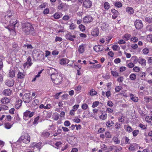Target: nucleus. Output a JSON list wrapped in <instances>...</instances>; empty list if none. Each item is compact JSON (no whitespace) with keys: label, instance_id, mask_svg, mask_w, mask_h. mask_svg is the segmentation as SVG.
Segmentation results:
<instances>
[{"label":"nucleus","instance_id":"20e7f679","mask_svg":"<svg viewBox=\"0 0 152 152\" xmlns=\"http://www.w3.org/2000/svg\"><path fill=\"white\" fill-rule=\"evenodd\" d=\"M34 115V113L33 112H30L28 110H27L25 112L23 113V119L26 120H28L27 118L28 117V118H31Z\"/></svg>","mask_w":152,"mask_h":152},{"label":"nucleus","instance_id":"49530a36","mask_svg":"<svg viewBox=\"0 0 152 152\" xmlns=\"http://www.w3.org/2000/svg\"><path fill=\"white\" fill-rule=\"evenodd\" d=\"M61 129H58L57 131V132L55 133L54 134L53 136L54 137L60 134L61 132Z\"/></svg>","mask_w":152,"mask_h":152},{"label":"nucleus","instance_id":"2f4dec72","mask_svg":"<svg viewBox=\"0 0 152 152\" xmlns=\"http://www.w3.org/2000/svg\"><path fill=\"white\" fill-rule=\"evenodd\" d=\"M18 103L16 104L15 106L17 108L18 107H20L22 105V101L20 99H18L17 101Z\"/></svg>","mask_w":152,"mask_h":152},{"label":"nucleus","instance_id":"423d86ee","mask_svg":"<svg viewBox=\"0 0 152 152\" xmlns=\"http://www.w3.org/2000/svg\"><path fill=\"white\" fill-rule=\"evenodd\" d=\"M134 25L137 29H140L142 28L143 24L141 20H137L134 22Z\"/></svg>","mask_w":152,"mask_h":152},{"label":"nucleus","instance_id":"3c124183","mask_svg":"<svg viewBox=\"0 0 152 152\" xmlns=\"http://www.w3.org/2000/svg\"><path fill=\"white\" fill-rule=\"evenodd\" d=\"M133 70L134 72H138L140 70V68L139 67L136 66L134 67L133 68Z\"/></svg>","mask_w":152,"mask_h":152},{"label":"nucleus","instance_id":"6e6d98bb","mask_svg":"<svg viewBox=\"0 0 152 152\" xmlns=\"http://www.w3.org/2000/svg\"><path fill=\"white\" fill-rule=\"evenodd\" d=\"M131 59L133 60V62L134 64L136 63L138 61V59H137L136 57H132Z\"/></svg>","mask_w":152,"mask_h":152},{"label":"nucleus","instance_id":"79ce46f5","mask_svg":"<svg viewBox=\"0 0 152 152\" xmlns=\"http://www.w3.org/2000/svg\"><path fill=\"white\" fill-rule=\"evenodd\" d=\"M81 107L84 110H86L88 108V107L87 104L84 103L82 105Z\"/></svg>","mask_w":152,"mask_h":152},{"label":"nucleus","instance_id":"ea45409f","mask_svg":"<svg viewBox=\"0 0 152 152\" xmlns=\"http://www.w3.org/2000/svg\"><path fill=\"white\" fill-rule=\"evenodd\" d=\"M123 139L125 140V144H129L130 143V140L127 137H125Z\"/></svg>","mask_w":152,"mask_h":152},{"label":"nucleus","instance_id":"9d476101","mask_svg":"<svg viewBox=\"0 0 152 152\" xmlns=\"http://www.w3.org/2000/svg\"><path fill=\"white\" fill-rule=\"evenodd\" d=\"M76 37L75 35H72L71 33L69 32L66 35V38L67 39H68L71 41H74V39Z\"/></svg>","mask_w":152,"mask_h":152},{"label":"nucleus","instance_id":"4d7b16f0","mask_svg":"<svg viewBox=\"0 0 152 152\" xmlns=\"http://www.w3.org/2000/svg\"><path fill=\"white\" fill-rule=\"evenodd\" d=\"M107 105L108 106L111 107L113 106L114 104L111 101L109 100L107 102Z\"/></svg>","mask_w":152,"mask_h":152},{"label":"nucleus","instance_id":"680f3d73","mask_svg":"<svg viewBox=\"0 0 152 152\" xmlns=\"http://www.w3.org/2000/svg\"><path fill=\"white\" fill-rule=\"evenodd\" d=\"M79 104L75 105L73 106L72 107V110H74V111H75L77 110V109L79 107Z\"/></svg>","mask_w":152,"mask_h":152},{"label":"nucleus","instance_id":"de8ad7c7","mask_svg":"<svg viewBox=\"0 0 152 152\" xmlns=\"http://www.w3.org/2000/svg\"><path fill=\"white\" fill-rule=\"evenodd\" d=\"M101 66L100 64H98L96 65H94L91 66V67L94 68H100Z\"/></svg>","mask_w":152,"mask_h":152},{"label":"nucleus","instance_id":"9b49d317","mask_svg":"<svg viewBox=\"0 0 152 152\" xmlns=\"http://www.w3.org/2000/svg\"><path fill=\"white\" fill-rule=\"evenodd\" d=\"M104 47L103 46L96 45L94 47V50L96 52L101 51L103 50Z\"/></svg>","mask_w":152,"mask_h":152},{"label":"nucleus","instance_id":"0eeeda50","mask_svg":"<svg viewBox=\"0 0 152 152\" xmlns=\"http://www.w3.org/2000/svg\"><path fill=\"white\" fill-rule=\"evenodd\" d=\"M92 5V2L90 0H85L83 2V6L86 9L90 8Z\"/></svg>","mask_w":152,"mask_h":152},{"label":"nucleus","instance_id":"052dcab7","mask_svg":"<svg viewBox=\"0 0 152 152\" xmlns=\"http://www.w3.org/2000/svg\"><path fill=\"white\" fill-rule=\"evenodd\" d=\"M139 131L137 130H134L133 131L132 133L133 134L134 136H136L137 134L139 133Z\"/></svg>","mask_w":152,"mask_h":152},{"label":"nucleus","instance_id":"8fccbe9b","mask_svg":"<svg viewBox=\"0 0 152 152\" xmlns=\"http://www.w3.org/2000/svg\"><path fill=\"white\" fill-rule=\"evenodd\" d=\"M64 7V4L61 2L59 3V5L58 6V8L59 10H61L63 9Z\"/></svg>","mask_w":152,"mask_h":152},{"label":"nucleus","instance_id":"1a4fd4ad","mask_svg":"<svg viewBox=\"0 0 152 152\" xmlns=\"http://www.w3.org/2000/svg\"><path fill=\"white\" fill-rule=\"evenodd\" d=\"M32 56L33 57H35L38 59L40 60L43 57L44 55L40 53L37 52L36 53L33 52L32 53Z\"/></svg>","mask_w":152,"mask_h":152},{"label":"nucleus","instance_id":"c756f323","mask_svg":"<svg viewBox=\"0 0 152 152\" xmlns=\"http://www.w3.org/2000/svg\"><path fill=\"white\" fill-rule=\"evenodd\" d=\"M114 124V123L112 121H108L106 123V125L108 127H110L113 126Z\"/></svg>","mask_w":152,"mask_h":152},{"label":"nucleus","instance_id":"2eb2a0df","mask_svg":"<svg viewBox=\"0 0 152 152\" xmlns=\"http://www.w3.org/2000/svg\"><path fill=\"white\" fill-rule=\"evenodd\" d=\"M15 81L13 80H7L6 84L9 87H11L13 86Z\"/></svg>","mask_w":152,"mask_h":152},{"label":"nucleus","instance_id":"603ef678","mask_svg":"<svg viewBox=\"0 0 152 152\" xmlns=\"http://www.w3.org/2000/svg\"><path fill=\"white\" fill-rule=\"evenodd\" d=\"M142 51L144 54H147L149 53V50L148 48H145L143 49Z\"/></svg>","mask_w":152,"mask_h":152},{"label":"nucleus","instance_id":"c85d7f7f","mask_svg":"<svg viewBox=\"0 0 152 152\" xmlns=\"http://www.w3.org/2000/svg\"><path fill=\"white\" fill-rule=\"evenodd\" d=\"M114 5L116 7L118 8H120L122 7V4L119 2L116 1L114 4Z\"/></svg>","mask_w":152,"mask_h":152},{"label":"nucleus","instance_id":"7c9ffc66","mask_svg":"<svg viewBox=\"0 0 152 152\" xmlns=\"http://www.w3.org/2000/svg\"><path fill=\"white\" fill-rule=\"evenodd\" d=\"M117 148V147L114 145H112L110 146L109 148H107L108 151H110L113 150H115Z\"/></svg>","mask_w":152,"mask_h":152},{"label":"nucleus","instance_id":"f03ea898","mask_svg":"<svg viewBox=\"0 0 152 152\" xmlns=\"http://www.w3.org/2000/svg\"><path fill=\"white\" fill-rule=\"evenodd\" d=\"M51 78L53 83L56 85L60 84L61 83L62 79L61 74L54 73L51 74Z\"/></svg>","mask_w":152,"mask_h":152},{"label":"nucleus","instance_id":"dca6fc26","mask_svg":"<svg viewBox=\"0 0 152 152\" xmlns=\"http://www.w3.org/2000/svg\"><path fill=\"white\" fill-rule=\"evenodd\" d=\"M138 62L142 66H145L146 65V61L143 58H141L138 59Z\"/></svg>","mask_w":152,"mask_h":152},{"label":"nucleus","instance_id":"a19ab883","mask_svg":"<svg viewBox=\"0 0 152 152\" xmlns=\"http://www.w3.org/2000/svg\"><path fill=\"white\" fill-rule=\"evenodd\" d=\"M12 125L10 123H7L5 124V127L7 129H9L11 128Z\"/></svg>","mask_w":152,"mask_h":152},{"label":"nucleus","instance_id":"412c9836","mask_svg":"<svg viewBox=\"0 0 152 152\" xmlns=\"http://www.w3.org/2000/svg\"><path fill=\"white\" fill-rule=\"evenodd\" d=\"M99 32V30L97 28H95L92 31L91 33L93 35L97 36L98 35Z\"/></svg>","mask_w":152,"mask_h":152},{"label":"nucleus","instance_id":"0e129e2a","mask_svg":"<svg viewBox=\"0 0 152 152\" xmlns=\"http://www.w3.org/2000/svg\"><path fill=\"white\" fill-rule=\"evenodd\" d=\"M62 40V39L61 37H56L55 39L56 42L57 41L61 42Z\"/></svg>","mask_w":152,"mask_h":152},{"label":"nucleus","instance_id":"37998d69","mask_svg":"<svg viewBox=\"0 0 152 152\" xmlns=\"http://www.w3.org/2000/svg\"><path fill=\"white\" fill-rule=\"evenodd\" d=\"M99 104V102L97 101H96L94 102L93 103L92 107L93 108H94L97 106Z\"/></svg>","mask_w":152,"mask_h":152},{"label":"nucleus","instance_id":"864d4df0","mask_svg":"<svg viewBox=\"0 0 152 152\" xmlns=\"http://www.w3.org/2000/svg\"><path fill=\"white\" fill-rule=\"evenodd\" d=\"M147 58L148 61V64H152V57H147Z\"/></svg>","mask_w":152,"mask_h":152},{"label":"nucleus","instance_id":"aec40b11","mask_svg":"<svg viewBox=\"0 0 152 152\" xmlns=\"http://www.w3.org/2000/svg\"><path fill=\"white\" fill-rule=\"evenodd\" d=\"M8 75L10 77H13L15 76V71L12 69L10 70L9 71Z\"/></svg>","mask_w":152,"mask_h":152},{"label":"nucleus","instance_id":"72a5a7b5","mask_svg":"<svg viewBox=\"0 0 152 152\" xmlns=\"http://www.w3.org/2000/svg\"><path fill=\"white\" fill-rule=\"evenodd\" d=\"M145 21L148 23H152V18L146 17L145 18Z\"/></svg>","mask_w":152,"mask_h":152},{"label":"nucleus","instance_id":"473e14b6","mask_svg":"<svg viewBox=\"0 0 152 152\" xmlns=\"http://www.w3.org/2000/svg\"><path fill=\"white\" fill-rule=\"evenodd\" d=\"M112 48L114 50H118L120 49V47L116 45H113L112 46Z\"/></svg>","mask_w":152,"mask_h":152},{"label":"nucleus","instance_id":"39448f33","mask_svg":"<svg viewBox=\"0 0 152 152\" xmlns=\"http://www.w3.org/2000/svg\"><path fill=\"white\" fill-rule=\"evenodd\" d=\"M23 100L25 103H28L32 100L31 96L29 93L25 94L23 98Z\"/></svg>","mask_w":152,"mask_h":152},{"label":"nucleus","instance_id":"e433bc0d","mask_svg":"<svg viewBox=\"0 0 152 152\" xmlns=\"http://www.w3.org/2000/svg\"><path fill=\"white\" fill-rule=\"evenodd\" d=\"M104 7L105 9L106 10L109 9L110 7L109 4L107 2H105L104 4Z\"/></svg>","mask_w":152,"mask_h":152},{"label":"nucleus","instance_id":"b1692460","mask_svg":"<svg viewBox=\"0 0 152 152\" xmlns=\"http://www.w3.org/2000/svg\"><path fill=\"white\" fill-rule=\"evenodd\" d=\"M131 37V35L129 34H125L123 37L122 38L126 41H128L129 40Z\"/></svg>","mask_w":152,"mask_h":152},{"label":"nucleus","instance_id":"f8f14e48","mask_svg":"<svg viewBox=\"0 0 152 152\" xmlns=\"http://www.w3.org/2000/svg\"><path fill=\"white\" fill-rule=\"evenodd\" d=\"M126 12L130 15H133L134 13L133 9L131 7H127L126 9Z\"/></svg>","mask_w":152,"mask_h":152},{"label":"nucleus","instance_id":"f3484780","mask_svg":"<svg viewBox=\"0 0 152 152\" xmlns=\"http://www.w3.org/2000/svg\"><path fill=\"white\" fill-rule=\"evenodd\" d=\"M1 102L3 104H6L10 102V100L6 97L3 98L1 100Z\"/></svg>","mask_w":152,"mask_h":152},{"label":"nucleus","instance_id":"69168bd1","mask_svg":"<svg viewBox=\"0 0 152 152\" xmlns=\"http://www.w3.org/2000/svg\"><path fill=\"white\" fill-rule=\"evenodd\" d=\"M122 88L121 86H117L115 88V91L116 92H118Z\"/></svg>","mask_w":152,"mask_h":152},{"label":"nucleus","instance_id":"a18cd8bd","mask_svg":"<svg viewBox=\"0 0 152 152\" xmlns=\"http://www.w3.org/2000/svg\"><path fill=\"white\" fill-rule=\"evenodd\" d=\"M79 28L82 31H83L85 30V27L83 25H80L79 26Z\"/></svg>","mask_w":152,"mask_h":152},{"label":"nucleus","instance_id":"6ab92c4d","mask_svg":"<svg viewBox=\"0 0 152 152\" xmlns=\"http://www.w3.org/2000/svg\"><path fill=\"white\" fill-rule=\"evenodd\" d=\"M12 92L11 90L9 89H6L3 92V94L5 96H10L11 95Z\"/></svg>","mask_w":152,"mask_h":152},{"label":"nucleus","instance_id":"4be33fe9","mask_svg":"<svg viewBox=\"0 0 152 152\" xmlns=\"http://www.w3.org/2000/svg\"><path fill=\"white\" fill-rule=\"evenodd\" d=\"M137 145L135 143L132 144H130L129 148V149L131 151H134L135 149V147Z\"/></svg>","mask_w":152,"mask_h":152},{"label":"nucleus","instance_id":"5701e85b","mask_svg":"<svg viewBox=\"0 0 152 152\" xmlns=\"http://www.w3.org/2000/svg\"><path fill=\"white\" fill-rule=\"evenodd\" d=\"M107 117V115L106 113H102V115L99 116V118L103 120L106 119Z\"/></svg>","mask_w":152,"mask_h":152},{"label":"nucleus","instance_id":"c9c22d12","mask_svg":"<svg viewBox=\"0 0 152 152\" xmlns=\"http://www.w3.org/2000/svg\"><path fill=\"white\" fill-rule=\"evenodd\" d=\"M138 75L139 77L143 78L145 76V72H140L138 74Z\"/></svg>","mask_w":152,"mask_h":152},{"label":"nucleus","instance_id":"393cba45","mask_svg":"<svg viewBox=\"0 0 152 152\" xmlns=\"http://www.w3.org/2000/svg\"><path fill=\"white\" fill-rule=\"evenodd\" d=\"M25 76L24 73L21 72H19L18 73L17 76L18 78L19 79H22Z\"/></svg>","mask_w":152,"mask_h":152},{"label":"nucleus","instance_id":"4468645a","mask_svg":"<svg viewBox=\"0 0 152 152\" xmlns=\"http://www.w3.org/2000/svg\"><path fill=\"white\" fill-rule=\"evenodd\" d=\"M69 61V60L66 58H61L60 61V64L64 65L68 64Z\"/></svg>","mask_w":152,"mask_h":152},{"label":"nucleus","instance_id":"a878e982","mask_svg":"<svg viewBox=\"0 0 152 152\" xmlns=\"http://www.w3.org/2000/svg\"><path fill=\"white\" fill-rule=\"evenodd\" d=\"M130 96L131 97V99L134 102H137L138 101V99L137 97L134 96V95L133 94H130Z\"/></svg>","mask_w":152,"mask_h":152},{"label":"nucleus","instance_id":"13d9d810","mask_svg":"<svg viewBox=\"0 0 152 152\" xmlns=\"http://www.w3.org/2000/svg\"><path fill=\"white\" fill-rule=\"evenodd\" d=\"M111 73L113 76L116 77L118 76V74L116 71H111Z\"/></svg>","mask_w":152,"mask_h":152},{"label":"nucleus","instance_id":"5fc2aeb1","mask_svg":"<svg viewBox=\"0 0 152 152\" xmlns=\"http://www.w3.org/2000/svg\"><path fill=\"white\" fill-rule=\"evenodd\" d=\"M70 17L68 15H65L62 18V19L64 20H67L69 19L70 18Z\"/></svg>","mask_w":152,"mask_h":152},{"label":"nucleus","instance_id":"bf43d9fd","mask_svg":"<svg viewBox=\"0 0 152 152\" xmlns=\"http://www.w3.org/2000/svg\"><path fill=\"white\" fill-rule=\"evenodd\" d=\"M105 136L107 138H110L111 137V135L110 134V133L108 132H106L105 133Z\"/></svg>","mask_w":152,"mask_h":152},{"label":"nucleus","instance_id":"774afa93","mask_svg":"<svg viewBox=\"0 0 152 152\" xmlns=\"http://www.w3.org/2000/svg\"><path fill=\"white\" fill-rule=\"evenodd\" d=\"M128 66L129 68H132L134 66V64L133 63L130 62L128 64Z\"/></svg>","mask_w":152,"mask_h":152},{"label":"nucleus","instance_id":"a211bd4d","mask_svg":"<svg viewBox=\"0 0 152 152\" xmlns=\"http://www.w3.org/2000/svg\"><path fill=\"white\" fill-rule=\"evenodd\" d=\"M12 13L10 11H8L7 12L6 15L4 16L5 18L7 20H9V18L12 16Z\"/></svg>","mask_w":152,"mask_h":152},{"label":"nucleus","instance_id":"6e6552de","mask_svg":"<svg viewBox=\"0 0 152 152\" xmlns=\"http://www.w3.org/2000/svg\"><path fill=\"white\" fill-rule=\"evenodd\" d=\"M93 19V18L91 16L87 15L84 17L83 21L85 23H87L92 22Z\"/></svg>","mask_w":152,"mask_h":152},{"label":"nucleus","instance_id":"4c0bfd02","mask_svg":"<svg viewBox=\"0 0 152 152\" xmlns=\"http://www.w3.org/2000/svg\"><path fill=\"white\" fill-rule=\"evenodd\" d=\"M113 140L116 144H119L120 143V141L118 140V139L117 137H114Z\"/></svg>","mask_w":152,"mask_h":152},{"label":"nucleus","instance_id":"bb28decb","mask_svg":"<svg viewBox=\"0 0 152 152\" xmlns=\"http://www.w3.org/2000/svg\"><path fill=\"white\" fill-rule=\"evenodd\" d=\"M62 14L61 13L59 14L56 13L53 15V17L55 19H58L61 17Z\"/></svg>","mask_w":152,"mask_h":152},{"label":"nucleus","instance_id":"7ed1b4c3","mask_svg":"<svg viewBox=\"0 0 152 152\" xmlns=\"http://www.w3.org/2000/svg\"><path fill=\"white\" fill-rule=\"evenodd\" d=\"M23 143H28L30 141V137L29 135L27 133H25L20 137Z\"/></svg>","mask_w":152,"mask_h":152},{"label":"nucleus","instance_id":"09e8293b","mask_svg":"<svg viewBox=\"0 0 152 152\" xmlns=\"http://www.w3.org/2000/svg\"><path fill=\"white\" fill-rule=\"evenodd\" d=\"M124 80V78L122 76H120V77L118 78L117 79V81L119 83H121Z\"/></svg>","mask_w":152,"mask_h":152},{"label":"nucleus","instance_id":"338daca9","mask_svg":"<svg viewBox=\"0 0 152 152\" xmlns=\"http://www.w3.org/2000/svg\"><path fill=\"white\" fill-rule=\"evenodd\" d=\"M106 112L108 113H111L113 111V110L110 108H108L106 109Z\"/></svg>","mask_w":152,"mask_h":152},{"label":"nucleus","instance_id":"f257e3e1","mask_svg":"<svg viewBox=\"0 0 152 152\" xmlns=\"http://www.w3.org/2000/svg\"><path fill=\"white\" fill-rule=\"evenodd\" d=\"M23 31L26 34H31L34 35V29L32 25L28 22H26L22 24Z\"/></svg>","mask_w":152,"mask_h":152},{"label":"nucleus","instance_id":"f704fd0d","mask_svg":"<svg viewBox=\"0 0 152 152\" xmlns=\"http://www.w3.org/2000/svg\"><path fill=\"white\" fill-rule=\"evenodd\" d=\"M129 77L132 80H134L136 79V76L134 74H131L129 76Z\"/></svg>","mask_w":152,"mask_h":152},{"label":"nucleus","instance_id":"c03bdc74","mask_svg":"<svg viewBox=\"0 0 152 152\" xmlns=\"http://www.w3.org/2000/svg\"><path fill=\"white\" fill-rule=\"evenodd\" d=\"M131 41H133V42H135L138 41V38L135 37H132L131 38Z\"/></svg>","mask_w":152,"mask_h":152},{"label":"nucleus","instance_id":"58836bf2","mask_svg":"<svg viewBox=\"0 0 152 152\" xmlns=\"http://www.w3.org/2000/svg\"><path fill=\"white\" fill-rule=\"evenodd\" d=\"M90 94L91 96H94L96 95L97 94V93L94 90L92 89L90 91Z\"/></svg>","mask_w":152,"mask_h":152},{"label":"nucleus","instance_id":"ddd939ff","mask_svg":"<svg viewBox=\"0 0 152 152\" xmlns=\"http://www.w3.org/2000/svg\"><path fill=\"white\" fill-rule=\"evenodd\" d=\"M86 46V45L85 44H82L79 46L78 51L79 53H82L84 52Z\"/></svg>","mask_w":152,"mask_h":152},{"label":"nucleus","instance_id":"cd10ccee","mask_svg":"<svg viewBox=\"0 0 152 152\" xmlns=\"http://www.w3.org/2000/svg\"><path fill=\"white\" fill-rule=\"evenodd\" d=\"M50 135V133L47 132H44L42 133V136L45 137H47Z\"/></svg>","mask_w":152,"mask_h":152},{"label":"nucleus","instance_id":"e2e57ef3","mask_svg":"<svg viewBox=\"0 0 152 152\" xmlns=\"http://www.w3.org/2000/svg\"><path fill=\"white\" fill-rule=\"evenodd\" d=\"M64 125L66 126H68L70 125V123L69 121H66L64 122Z\"/></svg>","mask_w":152,"mask_h":152}]
</instances>
